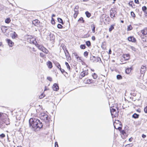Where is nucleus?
<instances>
[{
    "label": "nucleus",
    "mask_w": 147,
    "mask_h": 147,
    "mask_svg": "<svg viewBox=\"0 0 147 147\" xmlns=\"http://www.w3.org/2000/svg\"><path fill=\"white\" fill-rule=\"evenodd\" d=\"M30 127L33 130H36L40 129L42 126V122L36 118H32L29 120Z\"/></svg>",
    "instance_id": "nucleus-1"
},
{
    "label": "nucleus",
    "mask_w": 147,
    "mask_h": 147,
    "mask_svg": "<svg viewBox=\"0 0 147 147\" xmlns=\"http://www.w3.org/2000/svg\"><path fill=\"white\" fill-rule=\"evenodd\" d=\"M40 119L43 120L45 122H47L49 121V118L48 115L45 113H42L40 115Z\"/></svg>",
    "instance_id": "nucleus-2"
},
{
    "label": "nucleus",
    "mask_w": 147,
    "mask_h": 147,
    "mask_svg": "<svg viewBox=\"0 0 147 147\" xmlns=\"http://www.w3.org/2000/svg\"><path fill=\"white\" fill-rule=\"evenodd\" d=\"M90 60L92 62L96 63L101 62V60L100 58L98 57H95L94 56H91L90 58Z\"/></svg>",
    "instance_id": "nucleus-3"
},
{
    "label": "nucleus",
    "mask_w": 147,
    "mask_h": 147,
    "mask_svg": "<svg viewBox=\"0 0 147 147\" xmlns=\"http://www.w3.org/2000/svg\"><path fill=\"white\" fill-rule=\"evenodd\" d=\"M35 40V38L32 37V36L28 35V36L27 41L28 42L36 45V44H37V42Z\"/></svg>",
    "instance_id": "nucleus-4"
},
{
    "label": "nucleus",
    "mask_w": 147,
    "mask_h": 147,
    "mask_svg": "<svg viewBox=\"0 0 147 147\" xmlns=\"http://www.w3.org/2000/svg\"><path fill=\"white\" fill-rule=\"evenodd\" d=\"M146 70V67L144 65H142L140 70V73L141 74H144Z\"/></svg>",
    "instance_id": "nucleus-5"
},
{
    "label": "nucleus",
    "mask_w": 147,
    "mask_h": 147,
    "mask_svg": "<svg viewBox=\"0 0 147 147\" xmlns=\"http://www.w3.org/2000/svg\"><path fill=\"white\" fill-rule=\"evenodd\" d=\"M110 111L111 115L113 117H115L116 115V109L113 108L110 109Z\"/></svg>",
    "instance_id": "nucleus-6"
},
{
    "label": "nucleus",
    "mask_w": 147,
    "mask_h": 147,
    "mask_svg": "<svg viewBox=\"0 0 147 147\" xmlns=\"http://www.w3.org/2000/svg\"><path fill=\"white\" fill-rule=\"evenodd\" d=\"M32 24L35 26L38 27L39 26L40 21L38 20H35L33 21Z\"/></svg>",
    "instance_id": "nucleus-7"
},
{
    "label": "nucleus",
    "mask_w": 147,
    "mask_h": 147,
    "mask_svg": "<svg viewBox=\"0 0 147 147\" xmlns=\"http://www.w3.org/2000/svg\"><path fill=\"white\" fill-rule=\"evenodd\" d=\"M116 13V11H115L111 10L110 12V16L112 18H113L115 17V14Z\"/></svg>",
    "instance_id": "nucleus-8"
},
{
    "label": "nucleus",
    "mask_w": 147,
    "mask_h": 147,
    "mask_svg": "<svg viewBox=\"0 0 147 147\" xmlns=\"http://www.w3.org/2000/svg\"><path fill=\"white\" fill-rule=\"evenodd\" d=\"M88 74V71L85 70L81 72L80 76H81L82 77H84L85 76L87 75Z\"/></svg>",
    "instance_id": "nucleus-9"
},
{
    "label": "nucleus",
    "mask_w": 147,
    "mask_h": 147,
    "mask_svg": "<svg viewBox=\"0 0 147 147\" xmlns=\"http://www.w3.org/2000/svg\"><path fill=\"white\" fill-rule=\"evenodd\" d=\"M115 128L118 129L119 131H121L122 129L121 126L122 125H118V124H115L113 125Z\"/></svg>",
    "instance_id": "nucleus-10"
},
{
    "label": "nucleus",
    "mask_w": 147,
    "mask_h": 147,
    "mask_svg": "<svg viewBox=\"0 0 147 147\" xmlns=\"http://www.w3.org/2000/svg\"><path fill=\"white\" fill-rule=\"evenodd\" d=\"M53 88L54 90L57 91L59 89V86L58 84L56 83L54 84L53 86Z\"/></svg>",
    "instance_id": "nucleus-11"
},
{
    "label": "nucleus",
    "mask_w": 147,
    "mask_h": 147,
    "mask_svg": "<svg viewBox=\"0 0 147 147\" xmlns=\"http://www.w3.org/2000/svg\"><path fill=\"white\" fill-rule=\"evenodd\" d=\"M128 40L129 41L135 42L136 40V39L133 36H130L128 38Z\"/></svg>",
    "instance_id": "nucleus-12"
},
{
    "label": "nucleus",
    "mask_w": 147,
    "mask_h": 147,
    "mask_svg": "<svg viewBox=\"0 0 147 147\" xmlns=\"http://www.w3.org/2000/svg\"><path fill=\"white\" fill-rule=\"evenodd\" d=\"M123 57L125 59V60H128L129 59V54H124Z\"/></svg>",
    "instance_id": "nucleus-13"
},
{
    "label": "nucleus",
    "mask_w": 147,
    "mask_h": 147,
    "mask_svg": "<svg viewBox=\"0 0 147 147\" xmlns=\"http://www.w3.org/2000/svg\"><path fill=\"white\" fill-rule=\"evenodd\" d=\"M47 65L50 69H51L53 67L52 63L50 61H49L47 62Z\"/></svg>",
    "instance_id": "nucleus-14"
},
{
    "label": "nucleus",
    "mask_w": 147,
    "mask_h": 147,
    "mask_svg": "<svg viewBox=\"0 0 147 147\" xmlns=\"http://www.w3.org/2000/svg\"><path fill=\"white\" fill-rule=\"evenodd\" d=\"M7 42L9 47H12L14 43L11 40L9 39H7Z\"/></svg>",
    "instance_id": "nucleus-15"
},
{
    "label": "nucleus",
    "mask_w": 147,
    "mask_h": 147,
    "mask_svg": "<svg viewBox=\"0 0 147 147\" xmlns=\"http://www.w3.org/2000/svg\"><path fill=\"white\" fill-rule=\"evenodd\" d=\"M141 32L144 35L147 34V29H144L141 31Z\"/></svg>",
    "instance_id": "nucleus-16"
},
{
    "label": "nucleus",
    "mask_w": 147,
    "mask_h": 147,
    "mask_svg": "<svg viewBox=\"0 0 147 147\" xmlns=\"http://www.w3.org/2000/svg\"><path fill=\"white\" fill-rule=\"evenodd\" d=\"M1 29L3 32L5 33L6 32V31L7 30L6 27L2 26L1 27Z\"/></svg>",
    "instance_id": "nucleus-17"
},
{
    "label": "nucleus",
    "mask_w": 147,
    "mask_h": 147,
    "mask_svg": "<svg viewBox=\"0 0 147 147\" xmlns=\"http://www.w3.org/2000/svg\"><path fill=\"white\" fill-rule=\"evenodd\" d=\"M55 66L58 69H61V66L60 64L57 62L56 61L54 62Z\"/></svg>",
    "instance_id": "nucleus-18"
},
{
    "label": "nucleus",
    "mask_w": 147,
    "mask_h": 147,
    "mask_svg": "<svg viewBox=\"0 0 147 147\" xmlns=\"http://www.w3.org/2000/svg\"><path fill=\"white\" fill-rule=\"evenodd\" d=\"M115 124H118V125H122L120 121L119 120H115V121L113 123V125H115Z\"/></svg>",
    "instance_id": "nucleus-19"
},
{
    "label": "nucleus",
    "mask_w": 147,
    "mask_h": 147,
    "mask_svg": "<svg viewBox=\"0 0 147 147\" xmlns=\"http://www.w3.org/2000/svg\"><path fill=\"white\" fill-rule=\"evenodd\" d=\"M131 68H128L125 70V72L127 74H129L131 72Z\"/></svg>",
    "instance_id": "nucleus-20"
},
{
    "label": "nucleus",
    "mask_w": 147,
    "mask_h": 147,
    "mask_svg": "<svg viewBox=\"0 0 147 147\" xmlns=\"http://www.w3.org/2000/svg\"><path fill=\"white\" fill-rule=\"evenodd\" d=\"M38 48V49L41 51H42L43 48L44 47H43L41 45H40L38 44L37 43L36 45Z\"/></svg>",
    "instance_id": "nucleus-21"
},
{
    "label": "nucleus",
    "mask_w": 147,
    "mask_h": 147,
    "mask_svg": "<svg viewBox=\"0 0 147 147\" xmlns=\"http://www.w3.org/2000/svg\"><path fill=\"white\" fill-rule=\"evenodd\" d=\"M139 117V115L138 114L136 113H134L132 116V117L135 118V119H137Z\"/></svg>",
    "instance_id": "nucleus-22"
},
{
    "label": "nucleus",
    "mask_w": 147,
    "mask_h": 147,
    "mask_svg": "<svg viewBox=\"0 0 147 147\" xmlns=\"http://www.w3.org/2000/svg\"><path fill=\"white\" fill-rule=\"evenodd\" d=\"M42 49V51L43 52L45 53L46 54L48 53V50L47 49L45 48L44 47L43 48V49Z\"/></svg>",
    "instance_id": "nucleus-23"
},
{
    "label": "nucleus",
    "mask_w": 147,
    "mask_h": 147,
    "mask_svg": "<svg viewBox=\"0 0 147 147\" xmlns=\"http://www.w3.org/2000/svg\"><path fill=\"white\" fill-rule=\"evenodd\" d=\"M79 8V6L78 5L75 6L74 9V11L75 12H78V9Z\"/></svg>",
    "instance_id": "nucleus-24"
},
{
    "label": "nucleus",
    "mask_w": 147,
    "mask_h": 147,
    "mask_svg": "<svg viewBox=\"0 0 147 147\" xmlns=\"http://www.w3.org/2000/svg\"><path fill=\"white\" fill-rule=\"evenodd\" d=\"M11 20L9 18H6L5 20V22L6 23L9 24Z\"/></svg>",
    "instance_id": "nucleus-25"
},
{
    "label": "nucleus",
    "mask_w": 147,
    "mask_h": 147,
    "mask_svg": "<svg viewBox=\"0 0 147 147\" xmlns=\"http://www.w3.org/2000/svg\"><path fill=\"white\" fill-rule=\"evenodd\" d=\"M91 27L92 28V32L93 33H94L95 32V26L94 24H93L91 25Z\"/></svg>",
    "instance_id": "nucleus-26"
},
{
    "label": "nucleus",
    "mask_w": 147,
    "mask_h": 147,
    "mask_svg": "<svg viewBox=\"0 0 147 147\" xmlns=\"http://www.w3.org/2000/svg\"><path fill=\"white\" fill-rule=\"evenodd\" d=\"M92 77L94 79H96L97 78V75L95 73H94L92 75Z\"/></svg>",
    "instance_id": "nucleus-27"
},
{
    "label": "nucleus",
    "mask_w": 147,
    "mask_h": 147,
    "mask_svg": "<svg viewBox=\"0 0 147 147\" xmlns=\"http://www.w3.org/2000/svg\"><path fill=\"white\" fill-rule=\"evenodd\" d=\"M86 45L88 47H89L91 45V43L90 41H87L86 42Z\"/></svg>",
    "instance_id": "nucleus-28"
},
{
    "label": "nucleus",
    "mask_w": 147,
    "mask_h": 147,
    "mask_svg": "<svg viewBox=\"0 0 147 147\" xmlns=\"http://www.w3.org/2000/svg\"><path fill=\"white\" fill-rule=\"evenodd\" d=\"M85 14H86V16L87 17L89 18L91 14L90 13H89L88 11H86L85 12Z\"/></svg>",
    "instance_id": "nucleus-29"
},
{
    "label": "nucleus",
    "mask_w": 147,
    "mask_h": 147,
    "mask_svg": "<svg viewBox=\"0 0 147 147\" xmlns=\"http://www.w3.org/2000/svg\"><path fill=\"white\" fill-rule=\"evenodd\" d=\"M65 65H66L67 68V69L69 70H70V67L69 66V65L68 63L67 62H65Z\"/></svg>",
    "instance_id": "nucleus-30"
},
{
    "label": "nucleus",
    "mask_w": 147,
    "mask_h": 147,
    "mask_svg": "<svg viewBox=\"0 0 147 147\" xmlns=\"http://www.w3.org/2000/svg\"><path fill=\"white\" fill-rule=\"evenodd\" d=\"M132 29V28L131 25L127 26V30L128 31H130Z\"/></svg>",
    "instance_id": "nucleus-31"
},
{
    "label": "nucleus",
    "mask_w": 147,
    "mask_h": 147,
    "mask_svg": "<svg viewBox=\"0 0 147 147\" xmlns=\"http://www.w3.org/2000/svg\"><path fill=\"white\" fill-rule=\"evenodd\" d=\"M93 80L92 79H88L87 80V83L88 84H90L91 83V82H93Z\"/></svg>",
    "instance_id": "nucleus-32"
},
{
    "label": "nucleus",
    "mask_w": 147,
    "mask_h": 147,
    "mask_svg": "<svg viewBox=\"0 0 147 147\" xmlns=\"http://www.w3.org/2000/svg\"><path fill=\"white\" fill-rule=\"evenodd\" d=\"M117 78L118 80H120L122 78V77L120 75H117Z\"/></svg>",
    "instance_id": "nucleus-33"
},
{
    "label": "nucleus",
    "mask_w": 147,
    "mask_h": 147,
    "mask_svg": "<svg viewBox=\"0 0 147 147\" xmlns=\"http://www.w3.org/2000/svg\"><path fill=\"white\" fill-rule=\"evenodd\" d=\"M57 20L59 22L61 23L62 24H63V22L62 20V19L61 18H59L57 19Z\"/></svg>",
    "instance_id": "nucleus-34"
},
{
    "label": "nucleus",
    "mask_w": 147,
    "mask_h": 147,
    "mask_svg": "<svg viewBox=\"0 0 147 147\" xmlns=\"http://www.w3.org/2000/svg\"><path fill=\"white\" fill-rule=\"evenodd\" d=\"M80 48L82 49H84L86 48V47L85 45H82L80 46Z\"/></svg>",
    "instance_id": "nucleus-35"
},
{
    "label": "nucleus",
    "mask_w": 147,
    "mask_h": 147,
    "mask_svg": "<svg viewBox=\"0 0 147 147\" xmlns=\"http://www.w3.org/2000/svg\"><path fill=\"white\" fill-rule=\"evenodd\" d=\"M142 9L144 12L147 10V7L146 6H144L142 7Z\"/></svg>",
    "instance_id": "nucleus-36"
},
{
    "label": "nucleus",
    "mask_w": 147,
    "mask_h": 147,
    "mask_svg": "<svg viewBox=\"0 0 147 147\" xmlns=\"http://www.w3.org/2000/svg\"><path fill=\"white\" fill-rule=\"evenodd\" d=\"M88 55V52L87 51H85L84 54V56L86 57H87Z\"/></svg>",
    "instance_id": "nucleus-37"
},
{
    "label": "nucleus",
    "mask_w": 147,
    "mask_h": 147,
    "mask_svg": "<svg viewBox=\"0 0 147 147\" xmlns=\"http://www.w3.org/2000/svg\"><path fill=\"white\" fill-rule=\"evenodd\" d=\"M114 28L113 26L111 25L109 29V31L111 32L114 29Z\"/></svg>",
    "instance_id": "nucleus-38"
},
{
    "label": "nucleus",
    "mask_w": 147,
    "mask_h": 147,
    "mask_svg": "<svg viewBox=\"0 0 147 147\" xmlns=\"http://www.w3.org/2000/svg\"><path fill=\"white\" fill-rule=\"evenodd\" d=\"M131 16L135 18V15L133 11H131Z\"/></svg>",
    "instance_id": "nucleus-39"
},
{
    "label": "nucleus",
    "mask_w": 147,
    "mask_h": 147,
    "mask_svg": "<svg viewBox=\"0 0 147 147\" xmlns=\"http://www.w3.org/2000/svg\"><path fill=\"white\" fill-rule=\"evenodd\" d=\"M57 27L61 29L62 28L63 26L61 24H58L57 25Z\"/></svg>",
    "instance_id": "nucleus-40"
},
{
    "label": "nucleus",
    "mask_w": 147,
    "mask_h": 147,
    "mask_svg": "<svg viewBox=\"0 0 147 147\" xmlns=\"http://www.w3.org/2000/svg\"><path fill=\"white\" fill-rule=\"evenodd\" d=\"M82 21V23H84V20H83V18L82 17H81L78 20V21Z\"/></svg>",
    "instance_id": "nucleus-41"
},
{
    "label": "nucleus",
    "mask_w": 147,
    "mask_h": 147,
    "mask_svg": "<svg viewBox=\"0 0 147 147\" xmlns=\"http://www.w3.org/2000/svg\"><path fill=\"white\" fill-rule=\"evenodd\" d=\"M5 135L4 134H1L0 135V138H3L5 137Z\"/></svg>",
    "instance_id": "nucleus-42"
},
{
    "label": "nucleus",
    "mask_w": 147,
    "mask_h": 147,
    "mask_svg": "<svg viewBox=\"0 0 147 147\" xmlns=\"http://www.w3.org/2000/svg\"><path fill=\"white\" fill-rule=\"evenodd\" d=\"M78 12H75V13L74 14V16H73L75 18H76V17L78 15Z\"/></svg>",
    "instance_id": "nucleus-43"
},
{
    "label": "nucleus",
    "mask_w": 147,
    "mask_h": 147,
    "mask_svg": "<svg viewBox=\"0 0 147 147\" xmlns=\"http://www.w3.org/2000/svg\"><path fill=\"white\" fill-rule=\"evenodd\" d=\"M133 3H134L133 2V1H130L129 2V5L130 6H131V7H132V8L133 7V5H132V4Z\"/></svg>",
    "instance_id": "nucleus-44"
},
{
    "label": "nucleus",
    "mask_w": 147,
    "mask_h": 147,
    "mask_svg": "<svg viewBox=\"0 0 147 147\" xmlns=\"http://www.w3.org/2000/svg\"><path fill=\"white\" fill-rule=\"evenodd\" d=\"M45 96V95L44 94H41L39 96V98H43Z\"/></svg>",
    "instance_id": "nucleus-45"
},
{
    "label": "nucleus",
    "mask_w": 147,
    "mask_h": 147,
    "mask_svg": "<svg viewBox=\"0 0 147 147\" xmlns=\"http://www.w3.org/2000/svg\"><path fill=\"white\" fill-rule=\"evenodd\" d=\"M51 23L52 24H54L55 23V20L53 18H52Z\"/></svg>",
    "instance_id": "nucleus-46"
},
{
    "label": "nucleus",
    "mask_w": 147,
    "mask_h": 147,
    "mask_svg": "<svg viewBox=\"0 0 147 147\" xmlns=\"http://www.w3.org/2000/svg\"><path fill=\"white\" fill-rule=\"evenodd\" d=\"M47 79L50 82L52 81V78L50 77H47Z\"/></svg>",
    "instance_id": "nucleus-47"
},
{
    "label": "nucleus",
    "mask_w": 147,
    "mask_h": 147,
    "mask_svg": "<svg viewBox=\"0 0 147 147\" xmlns=\"http://www.w3.org/2000/svg\"><path fill=\"white\" fill-rule=\"evenodd\" d=\"M59 69L61 71L62 73L63 74V73L65 72V70L63 69H61H61Z\"/></svg>",
    "instance_id": "nucleus-48"
},
{
    "label": "nucleus",
    "mask_w": 147,
    "mask_h": 147,
    "mask_svg": "<svg viewBox=\"0 0 147 147\" xmlns=\"http://www.w3.org/2000/svg\"><path fill=\"white\" fill-rule=\"evenodd\" d=\"M40 55L41 57H43L45 55L43 53H40Z\"/></svg>",
    "instance_id": "nucleus-49"
},
{
    "label": "nucleus",
    "mask_w": 147,
    "mask_h": 147,
    "mask_svg": "<svg viewBox=\"0 0 147 147\" xmlns=\"http://www.w3.org/2000/svg\"><path fill=\"white\" fill-rule=\"evenodd\" d=\"M144 111L146 113H147V106L144 108Z\"/></svg>",
    "instance_id": "nucleus-50"
},
{
    "label": "nucleus",
    "mask_w": 147,
    "mask_h": 147,
    "mask_svg": "<svg viewBox=\"0 0 147 147\" xmlns=\"http://www.w3.org/2000/svg\"><path fill=\"white\" fill-rule=\"evenodd\" d=\"M131 49L132 50H133L134 51H136V49L133 47H131Z\"/></svg>",
    "instance_id": "nucleus-51"
},
{
    "label": "nucleus",
    "mask_w": 147,
    "mask_h": 147,
    "mask_svg": "<svg viewBox=\"0 0 147 147\" xmlns=\"http://www.w3.org/2000/svg\"><path fill=\"white\" fill-rule=\"evenodd\" d=\"M134 2L137 4H139V1L138 0H134Z\"/></svg>",
    "instance_id": "nucleus-52"
},
{
    "label": "nucleus",
    "mask_w": 147,
    "mask_h": 147,
    "mask_svg": "<svg viewBox=\"0 0 147 147\" xmlns=\"http://www.w3.org/2000/svg\"><path fill=\"white\" fill-rule=\"evenodd\" d=\"M55 147H58V143L57 142L55 143Z\"/></svg>",
    "instance_id": "nucleus-53"
},
{
    "label": "nucleus",
    "mask_w": 147,
    "mask_h": 147,
    "mask_svg": "<svg viewBox=\"0 0 147 147\" xmlns=\"http://www.w3.org/2000/svg\"><path fill=\"white\" fill-rule=\"evenodd\" d=\"M92 39L93 41L95 40V36H92Z\"/></svg>",
    "instance_id": "nucleus-54"
},
{
    "label": "nucleus",
    "mask_w": 147,
    "mask_h": 147,
    "mask_svg": "<svg viewBox=\"0 0 147 147\" xmlns=\"http://www.w3.org/2000/svg\"><path fill=\"white\" fill-rule=\"evenodd\" d=\"M122 134L123 135H125L126 134L125 132L124 131H122Z\"/></svg>",
    "instance_id": "nucleus-55"
},
{
    "label": "nucleus",
    "mask_w": 147,
    "mask_h": 147,
    "mask_svg": "<svg viewBox=\"0 0 147 147\" xmlns=\"http://www.w3.org/2000/svg\"><path fill=\"white\" fill-rule=\"evenodd\" d=\"M144 15L145 16H147V10L146 11H145L144 12Z\"/></svg>",
    "instance_id": "nucleus-56"
},
{
    "label": "nucleus",
    "mask_w": 147,
    "mask_h": 147,
    "mask_svg": "<svg viewBox=\"0 0 147 147\" xmlns=\"http://www.w3.org/2000/svg\"><path fill=\"white\" fill-rule=\"evenodd\" d=\"M146 137V135L144 134H143L142 135V137L143 138H145Z\"/></svg>",
    "instance_id": "nucleus-57"
},
{
    "label": "nucleus",
    "mask_w": 147,
    "mask_h": 147,
    "mask_svg": "<svg viewBox=\"0 0 147 147\" xmlns=\"http://www.w3.org/2000/svg\"><path fill=\"white\" fill-rule=\"evenodd\" d=\"M76 58L77 59H78V58H79V59L80 60H81V59H80V57L78 56H77L76 57Z\"/></svg>",
    "instance_id": "nucleus-58"
},
{
    "label": "nucleus",
    "mask_w": 147,
    "mask_h": 147,
    "mask_svg": "<svg viewBox=\"0 0 147 147\" xmlns=\"http://www.w3.org/2000/svg\"><path fill=\"white\" fill-rule=\"evenodd\" d=\"M111 49H110L109 51V54H111Z\"/></svg>",
    "instance_id": "nucleus-59"
},
{
    "label": "nucleus",
    "mask_w": 147,
    "mask_h": 147,
    "mask_svg": "<svg viewBox=\"0 0 147 147\" xmlns=\"http://www.w3.org/2000/svg\"><path fill=\"white\" fill-rule=\"evenodd\" d=\"M12 37L13 38H15L16 37V36L15 34H13V35L12 36Z\"/></svg>",
    "instance_id": "nucleus-60"
},
{
    "label": "nucleus",
    "mask_w": 147,
    "mask_h": 147,
    "mask_svg": "<svg viewBox=\"0 0 147 147\" xmlns=\"http://www.w3.org/2000/svg\"><path fill=\"white\" fill-rule=\"evenodd\" d=\"M129 141H130V142L131 141L132 138H129Z\"/></svg>",
    "instance_id": "nucleus-61"
},
{
    "label": "nucleus",
    "mask_w": 147,
    "mask_h": 147,
    "mask_svg": "<svg viewBox=\"0 0 147 147\" xmlns=\"http://www.w3.org/2000/svg\"><path fill=\"white\" fill-rule=\"evenodd\" d=\"M55 16V15L54 14H53L52 16V17L53 18V17H54Z\"/></svg>",
    "instance_id": "nucleus-62"
},
{
    "label": "nucleus",
    "mask_w": 147,
    "mask_h": 147,
    "mask_svg": "<svg viewBox=\"0 0 147 147\" xmlns=\"http://www.w3.org/2000/svg\"><path fill=\"white\" fill-rule=\"evenodd\" d=\"M2 45V42H0V46H1Z\"/></svg>",
    "instance_id": "nucleus-63"
},
{
    "label": "nucleus",
    "mask_w": 147,
    "mask_h": 147,
    "mask_svg": "<svg viewBox=\"0 0 147 147\" xmlns=\"http://www.w3.org/2000/svg\"><path fill=\"white\" fill-rule=\"evenodd\" d=\"M121 22L122 23H123L124 22V21L123 20H121Z\"/></svg>",
    "instance_id": "nucleus-64"
}]
</instances>
